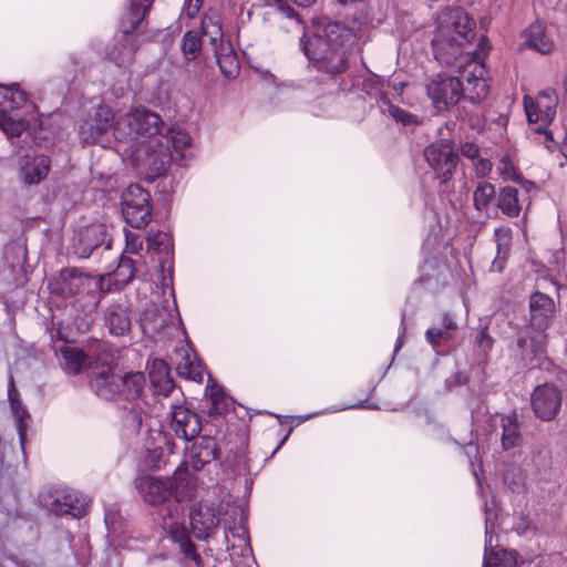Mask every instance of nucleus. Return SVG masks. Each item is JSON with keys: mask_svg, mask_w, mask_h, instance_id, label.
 Returning <instances> with one entry per match:
<instances>
[{"mask_svg": "<svg viewBox=\"0 0 567 567\" xmlns=\"http://www.w3.org/2000/svg\"><path fill=\"white\" fill-rule=\"evenodd\" d=\"M485 52L467 54L454 62L458 76L437 74L426 85L427 94L437 110L455 105L462 96L477 102L488 94Z\"/></svg>", "mask_w": 567, "mask_h": 567, "instance_id": "1", "label": "nucleus"}, {"mask_svg": "<svg viewBox=\"0 0 567 567\" xmlns=\"http://www.w3.org/2000/svg\"><path fill=\"white\" fill-rule=\"evenodd\" d=\"M475 22L462 8H446L437 17V28L432 40L435 59L444 65L462 61L461 56L472 54L464 52V47L474 38ZM487 51L483 41L478 43V52Z\"/></svg>", "mask_w": 567, "mask_h": 567, "instance_id": "2", "label": "nucleus"}, {"mask_svg": "<svg viewBox=\"0 0 567 567\" xmlns=\"http://www.w3.org/2000/svg\"><path fill=\"white\" fill-rule=\"evenodd\" d=\"M350 39L351 33L348 29L340 23L329 22L322 32L306 41L301 40V44L305 54L317 70L334 75L347 70V42Z\"/></svg>", "mask_w": 567, "mask_h": 567, "instance_id": "3", "label": "nucleus"}, {"mask_svg": "<svg viewBox=\"0 0 567 567\" xmlns=\"http://www.w3.org/2000/svg\"><path fill=\"white\" fill-rule=\"evenodd\" d=\"M556 313L554 300L539 291L534 292L529 298V322L536 331L535 336L522 337L518 347L522 350V359L532 368L540 367L546 358V334L544 333L551 324Z\"/></svg>", "mask_w": 567, "mask_h": 567, "instance_id": "4", "label": "nucleus"}, {"mask_svg": "<svg viewBox=\"0 0 567 567\" xmlns=\"http://www.w3.org/2000/svg\"><path fill=\"white\" fill-rule=\"evenodd\" d=\"M115 151L124 162L151 181L164 175L173 161L172 150L159 136L137 141L136 145L116 147Z\"/></svg>", "mask_w": 567, "mask_h": 567, "instance_id": "5", "label": "nucleus"}, {"mask_svg": "<svg viewBox=\"0 0 567 567\" xmlns=\"http://www.w3.org/2000/svg\"><path fill=\"white\" fill-rule=\"evenodd\" d=\"M523 103L529 124L528 138L543 144L548 151H553L556 143L551 131H548L547 127L556 116L558 104L556 90L547 87L535 97L525 95Z\"/></svg>", "mask_w": 567, "mask_h": 567, "instance_id": "6", "label": "nucleus"}, {"mask_svg": "<svg viewBox=\"0 0 567 567\" xmlns=\"http://www.w3.org/2000/svg\"><path fill=\"white\" fill-rule=\"evenodd\" d=\"M162 126L159 115L144 106L117 114L114 123V147L136 145L137 141L159 136Z\"/></svg>", "mask_w": 567, "mask_h": 567, "instance_id": "7", "label": "nucleus"}, {"mask_svg": "<svg viewBox=\"0 0 567 567\" xmlns=\"http://www.w3.org/2000/svg\"><path fill=\"white\" fill-rule=\"evenodd\" d=\"M202 32L209 39L220 72L227 79H234L239 73L237 55L230 44L224 40L221 20L217 12H208L202 20Z\"/></svg>", "mask_w": 567, "mask_h": 567, "instance_id": "8", "label": "nucleus"}, {"mask_svg": "<svg viewBox=\"0 0 567 567\" xmlns=\"http://www.w3.org/2000/svg\"><path fill=\"white\" fill-rule=\"evenodd\" d=\"M27 103V94L19 84L0 85V130L8 137L20 136L28 127V121L19 110Z\"/></svg>", "mask_w": 567, "mask_h": 567, "instance_id": "9", "label": "nucleus"}, {"mask_svg": "<svg viewBox=\"0 0 567 567\" xmlns=\"http://www.w3.org/2000/svg\"><path fill=\"white\" fill-rule=\"evenodd\" d=\"M187 475L186 470L178 467L172 481H166L152 475H141L135 478V488L142 499L151 505H158L166 501L175 488L176 498H184L186 493L179 492V484Z\"/></svg>", "mask_w": 567, "mask_h": 567, "instance_id": "10", "label": "nucleus"}, {"mask_svg": "<svg viewBox=\"0 0 567 567\" xmlns=\"http://www.w3.org/2000/svg\"><path fill=\"white\" fill-rule=\"evenodd\" d=\"M154 0H128V8L125 12L121 28L123 31L121 49H114L110 53L112 60L118 65L131 61L134 53L132 32L143 21Z\"/></svg>", "mask_w": 567, "mask_h": 567, "instance_id": "11", "label": "nucleus"}, {"mask_svg": "<svg viewBox=\"0 0 567 567\" xmlns=\"http://www.w3.org/2000/svg\"><path fill=\"white\" fill-rule=\"evenodd\" d=\"M116 116L112 110L100 104L94 113L90 114L79 126V136L85 144H100L102 147H109L114 137V123Z\"/></svg>", "mask_w": 567, "mask_h": 567, "instance_id": "12", "label": "nucleus"}, {"mask_svg": "<svg viewBox=\"0 0 567 567\" xmlns=\"http://www.w3.org/2000/svg\"><path fill=\"white\" fill-rule=\"evenodd\" d=\"M39 502L56 516L81 517L86 513L85 499L66 486L43 488L39 494Z\"/></svg>", "mask_w": 567, "mask_h": 567, "instance_id": "13", "label": "nucleus"}, {"mask_svg": "<svg viewBox=\"0 0 567 567\" xmlns=\"http://www.w3.org/2000/svg\"><path fill=\"white\" fill-rule=\"evenodd\" d=\"M162 527L166 530L173 542L179 545L181 551L185 557L200 564V556L196 553L194 544L189 538V534L185 526L184 509L179 504L173 507L168 506L161 511Z\"/></svg>", "mask_w": 567, "mask_h": 567, "instance_id": "14", "label": "nucleus"}, {"mask_svg": "<svg viewBox=\"0 0 567 567\" xmlns=\"http://www.w3.org/2000/svg\"><path fill=\"white\" fill-rule=\"evenodd\" d=\"M150 194L137 184L130 185L122 195V214L126 223L141 228L151 220Z\"/></svg>", "mask_w": 567, "mask_h": 567, "instance_id": "15", "label": "nucleus"}, {"mask_svg": "<svg viewBox=\"0 0 567 567\" xmlns=\"http://www.w3.org/2000/svg\"><path fill=\"white\" fill-rule=\"evenodd\" d=\"M424 157L441 183H447L452 178L457 166L458 155L454 152L450 141L442 140L430 144L424 150Z\"/></svg>", "mask_w": 567, "mask_h": 567, "instance_id": "16", "label": "nucleus"}, {"mask_svg": "<svg viewBox=\"0 0 567 567\" xmlns=\"http://www.w3.org/2000/svg\"><path fill=\"white\" fill-rule=\"evenodd\" d=\"M101 278L84 274L76 268H68L60 272L55 290L63 297L94 295L101 289Z\"/></svg>", "mask_w": 567, "mask_h": 567, "instance_id": "17", "label": "nucleus"}, {"mask_svg": "<svg viewBox=\"0 0 567 567\" xmlns=\"http://www.w3.org/2000/svg\"><path fill=\"white\" fill-rule=\"evenodd\" d=\"M532 408L537 417L543 421L553 420L561 405V394L554 384H542L532 394Z\"/></svg>", "mask_w": 567, "mask_h": 567, "instance_id": "18", "label": "nucleus"}, {"mask_svg": "<svg viewBox=\"0 0 567 567\" xmlns=\"http://www.w3.org/2000/svg\"><path fill=\"white\" fill-rule=\"evenodd\" d=\"M485 513V554L483 567H516L517 557L514 550L494 548L493 533L495 532V524L489 509L486 508Z\"/></svg>", "mask_w": 567, "mask_h": 567, "instance_id": "19", "label": "nucleus"}, {"mask_svg": "<svg viewBox=\"0 0 567 567\" xmlns=\"http://www.w3.org/2000/svg\"><path fill=\"white\" fill-rule=\"evenodd\" d=\"M106 228L103 224H92L80 229L72 239V250L80 258H87L101 245L110 248L106 241Z\"/></svg>", "mask_w": 567, "mask_h": 567, "instance_id": "20", "label": "nucleus"}, {"mask_svg": "<svg viewBox=\"0 0 567 567\" xmlns=\"http://www.w3.org/2000/svg\"><path fill=\"white\" fill-rule=\"evenodd\" d=\"M171 425L176 436L186 442L196 439L202 429L199 416L194 411L182 405L172 408Z\"/></svg>", "mask_w": 567, "mask_h": 567, "instance_id": "21", "label": "nucleus"}, {"mask_svg": "<svg viewBox=\"0 0 567 567\" xmlns=\"http://www.w3.org/2000/svg\"><path fill=\"white\" fill-rule=\"evenodd\" d=\"M486 423L484 430L488 433L496 431L498 426L502 429V446L504 450L513 449L519 444L520 435L515 414L496 413L489 415Z\"/></svg>", "mask_w": 567, "mask_h": 567, "instance_id": "22", "label": "nucleus"}, {"mask_svg": "<svg viewBox=\"0 0 567 567\" xmlns=\"http://www.w3.org/2000/svg\"><path fill=\"white\" fill-rule=\"evenodd\" d=\"M216 458V442L210 436H200L192 446L186 447L184 465L192 466L195 471L202 470Z\"/></svg>", "mask_w": 567, "mask_h": 567, "instance_id": "23", "label": "nucleus"}, {"mask_svg": "<svg viewBox=\"0 0 567 567\" xmlns=\"http://www.w3.org/2000/svg\"><path fill=\"white\" fill-rule=\"evenodd\" d=\"M175 363L181 377L196 382L203 381L204 368L188 343L182 344L176 349Z\"/></svg>", "mask_w": 567, "mask_h": 567, "instance_id": "24", "label": "nucleus"}, {"mask_svg": "<svg viewBox=\"0 0 567 567\" xmlns=\"http://www.w3.org/2000/svg\"><path fill=\"white\" fill-rule=\"evenodd\" d=\"M50 158L45 155H27L20 166V177L27 184H38L50 171Z\"/></svg>", "mask_w": 567, "mask_h": 567, "instance_id": "25", "label": "nucleus"}, {"mask_svg": "<svg viewBox=\"0 0 567 567\" xmlns=\"http://www.w3.org/2000/svg\"><path fill=\"white\" fill-rule=\"evenodd\" d=\"M189 522L195 536L204 539L210 536L219 524L216 511L209 506H199L189 515Z\"/></svg>", "mask_w": 567, "mask_h": 567, "instance_id": "26", "label": "nucleus"}, {"mask_svg": "<svg viewBox=\"0 0 567 567\" xmlns=\"http://www.w3.org/2000/svg\"><path fill=\"white\" fill-rule=\"evenodd\" d=\"M91 388L100 398L113 400L121 393L120 377L105 369L91 380Z\"/></svg>", "mask_w": 567, "mask_h": 567, "instance_id": "27", "label": "nucleus"}, {"mask_svg": "<svg viewBox=\"0 0 567 567\" xmlns=\"http://www.w3.org/2000/svg\"><path fill=\"white\" fill-rule=\"evenodd\" d=\"M524 37L525 44L542 54H547L554 49V41L546 34L542 23L530 24L524 32Z\"/></svg>", "mask_w": 567, "mask_h": 567, "instance_id": "28", "label": "nucleus"}, {"mask_svg": "<svg viewBox=\"0 0 567 567\" xmlns=\"http://www.w3.org/2000/svg\"><path fill=\"white\" fill-rule=\"evenodd\" d=\"M150 379L154 390L167 396L174 389V382L169 377L168 367L161 359L153 360L150 368Z\"/></svg>", "mask_w": 567, "mask_h": 567, "instance_id": "29", "label": "nucleus"}, {"mask_svg": "<svg viewBox=\"0 0 567 567\" xmlns=\"http://www.w3.org/2000/svg\"><path fill=\"white\" fill-rule=\"evenodd\" d=\"M105 322L114 336H124L131 328L128 310L122 305H112L105 315Z\"/></svg>", "mask_w": 567, "mask_h": 567, "instance_id": "30", "label": "nucleus"}, {"mask_svg": "<svg viewBox=\"0 0 567 567\" xmlns=\"http://www.w3.org/2000/svg\"><path fill=\"white\" fill-rule=\"evenodd\" d=\"M8 396L10 401V406L12 414L17 421V431L19 435V441L21 446L23 447L25 441V431L28 427V420L30 419V414L25 406L21 403V401L17 398L16 389L13 385V380L10 381V388L8 390Z\"/></svg>", "mask_w": 567, "mask_h": 567, "instance_id": "31", "label": "nucleus"}, {"mask_svg": "<svg viewBox=\"0 0 567 567\" xmlns=\"http://www.w3.org/2000/svg\"><path fill=\"white\" fill-rule=\"evenodd\" d=\"M496 257L492 262V270L501 272L504 269L507 256L509 254L512 230L508 227L495 229Z\"/></svg>", "mask_w": 567, "mask_h": 567, "instance_id": "32", "label": "nucleus"}, {"mask_svg": "<svg viewBox=\"0 0 567 567\" xmlns=\"http://www.w3.org/2000/svg\"><path fill=\"white\" fill-rule=\"evenodd\" d=\"M146 379L142 372H131L120 377V390L123 398L128 401L138 399L144 391Z\"/></svg>", "mask_w": 567, "mask_h": 567, "instance_id": "33", "label": "nucleus"}, {"mask_svg": "<svg viewBox=\"0 0 567 567\" xmlns=\"http://www.w3.org/2000/svg\"><path fill=\"white\" fill-rule=\"evenodd\" d=\"M163 138V143L169 148H174L175 153L181 156V159L185 157V151L193 144L192 136L178 126L171 127L165 135H159Z\"/></svg>", "mask_w": 567, "mask_h": 567, "instance_id": "34", "label": "nucleus"}, {"mask_svg": "<svg viewBox=\"0 0 567 567\" xmlns=\"http://www.w3.org/2000/svg\"><path fill=\"white\" fill-rule=\"evenodd\" d=\"M62 367L69 374H78L87 364L86 354L75 347H62L61 350Z\"/></svg>", "mask_w": 567, "mask_h": 567, "instance_id": "35", "label": "nucleus"}, {"mask_svg": "<svg viewBox=\"0 0 567 567\" xmlns=\"http://www.w3.org/2000/svg\"><path fill=\"white\" fill-rule=\"evenodd\" d=\"M498 207L508 217H517L522 210L518 190L511 186L503 187L498 196Z\"/></svg>", "mask_w": 567, "mask_h": 567, "instance_id": "36", "label": "nucleus"}, {"mask_svg": "<svg viewBox=\"0 0 567 567\" xmlns=\"http://www.w3.org/2000/svg\"><path fill=\"white\" fill-rule=\"evenodd\" d=\"M495 198V187L488 182H480L473 193L475 209L485 210Z\"/></svg>", "mask_w": 567, "mask_h": 567, "instance_id": "37", "label": "nucleus"}, {"mask_svg": "<svg viewBox=\"0 0 567 567\" xmlns=\"http://www.w3.org/2000/svg\"><path fill=\"white\" fill-rule=\"evenodd\" d=\"M381 100L383 103L382 111L393 117L395 122L401 123L403 126L416 125L419 123L416 115L391 104L385 96H382Z\"/></svg>", "mask_w": 567, "mask_h": 567, "instance_id": "38", "label": "nucleus"}, {"mask_svg": "<svg viewBox=\"0 0 567 567\" xmlns=\"http://www.w3.org/2000/svg\"><path fill=\"white\" fill-rule=\"evenodd\" d=\"M206 393L212 404L209 409L210 413L220 414L228 409L229 399L220 386L213 383L207 386Z\"/></svg>", "mask_w": 567, "mask_h": 567, "instance_id": "39", "label": "nucleus"}, {"mask_svg": "<svg viewBox=\"0 0 567 567\" xmlns=\"http://www.w3.org/2000/svg\"><path fill=\"white\" fill-rule=\"evenodd\" d=\"M202 50V40L194 31L184 34L182 51L186 60L193 61L197 58Z\"/></svg>", "mask_w": 567, "mask_h": 567, "instance_id": "40", "label": "nucleus"}, {"mask_svg": "<svg viewBox=\"0 0 567 567\" xmlns=\"http://www.w3.org/2000/svg\"><path fill=\"white\" fill-rule=\"evenodd\" d=\"M497 173L504 181H518L519 174L512 155L506 154L501 157L497 167Z\"/></svg>", "mask_w": 567, "mask_h": 567, "instance_id": "41", "label": "nucleus"}, {"mask_svg": "<svg viewBox=\"0 0 567 567\" xmlns=\"http://www.w3.org/2000/svg\"><path fill=\"white\" fill-rule=\"evenodd\" d=\"M135 274L133 260L128 257H121L118 266L114 272L115 280L117 284H128Z\"/></svg>", "mask_w": 567, "mask_h": 567, "instance_id": "42", "label": "nucleus"}, {"mask_svg": "<svg viewBox=\"0 0 567 567\" xmlns=\"http://www.w3.org/2000/svg\"><path fill=\"white\" fill-rule=\"evenodd\" d=\"M146 239L152 249L168 251L172 247V238L164 231H150Z\"/></svg>", "mask_w": 567, "mask_h": 567, "instance_id": "43", "label": "nucleus"}, {"mask_svg": "<svg viewBox=\"0 0 567 567\" xmlns=\"http://www.w3.org/2000/svg\"><path fill=\"white\" fill-rule=\"evenodd\" d=\"M145 420L146 414L141 410L140 403L133 405L126 416V421L131 423L133 427H141Z\"/></svg>", "mask_w": 567, "mask_h": 567, "instance_id": "44", "label": "nucleus"}, {"mask_svg": "<svg viewBox=\"0 0 567 567\" xmlns=\"http://www.w3.org/2000/svg\"><path fill=\"white\" fill-rule=\"evenodd\" d=\"M450 334L437 328H429L425 332L426 341L432 346H437L443 339L449 338Z\"/></svg>", "mask_w": 567, "mask_h": 567, "instance_id": "45", "label": "nucleus"}, {"mask_svg": "<svg viewBox=\"0 0 567 567\" xmlns=\"http://www.w3.org/2000/svg\"><path fill=\"white\" fill-rule=\"evenodd\" d=\"M141 248V237L133 233H126V251L131 254H137Z\"/></svg>", "mask_w": 567, "mask_h": 567, "instance_id": "46", "label": "nucleus"}, {"mask_svg": "<svg viewBox=\"0 0 567 567\" xmlns=\"http://www.w3.org/2000/svg\"><path fill=\"white\" fill-rule=\"evenodd\" d=\"M204 0H186L185 7H184V13L188 18H195L197 13L199 12L200 8L203 7Z\"/></svg>", "mask_w": 567, "mask_h": 567, "instance_id": "47", "label": "nucleus"}, {"mask_svg": "<svg viewBox=\"0 0 567 567\" xmlns=\"http://www.w3.org/2000/svg\"><path fill=\"white\" fill-rule=\"evenodd\" d=\"M474 161V168L478 176L484 177L491 172L492 163L488 159L477 157Z\"/></svg>", "mask_w": 567, "mask_h": 567, "instance_id": "48", "label": "nucleus"}, {"mask_svg": "<svg viewBox=\"0 0 567 567\" xmlns=\"http://www.w3.org/2000/svg\"><path fill=\"white\" fill-rule=\"evenodd\" d=\"M461 153L463 156L474 161L478 157L480 150L476 144L467 142L461 146Z\"/></svg>", "mask_w": 567, "mask_h": 567, "instance_id": "49", "label": "nucleus"}, {"mask_svg": "<svg viewBox=\"0 0 567 567\" xmlns=\"http://www.w3.org/2000/svg\"><path fill=\"white\" fill-rule=\"evenodd\" d=\"M8 519H9V522H8L7 528L9 530H13L16 528L22 527L23 525L29 524V520L19 514H14V515L8 514Z\"/></svg>", "mask_w": 567, "mask_h": 567, "instance_id": "50", "label": "nucleus"}, {"mask_svg": "<svg viewBox=\"0 0 567 567\" xmlns=\"http://www.w3.org/2000/svg\"><path fill=\"white\" fill-rule=\"evenodd\" d=\"M360 408H370V406L367 405L364 402H360V403L353 404V405H347V406H341V408H338V409H331V410L324 411L323 413H326V412L333 413V412L343 411V410H347V409H360ZM321 413L322 412H317V413H313V414H308V415L301 416L300 419L302 421H306V420H309L312 416L320 415Z\"/></svg>", "mask_w": 567, "mask_h": 567, "instance_id": "51", "label": "nucleus"}, {"mask_svg": "<svg viewBox=\"0 0 567 567\" xmlns=\"http://www.w3.org/2000/svg\"><path fill=\"white\" fill-rule=\"evenodd\" d=\"M230 532L233 533L234 536H237L239 538V540L243 542L244 545H248L249 537H248V530L245 527V525H240L236 529V532H234V530H230Z\"/></svg>", "mask_w": 567, "mask_h": 567, "instance_id": "52", "label": "nucleus"}, {"mask_svg": "<svg viewBox=\"0 0 567 567\" xmlns=\"http://www.w3.org/2000/svg\"><path fill=\"white\" fill-rule=\"evenodd\" d=\"M442 324L445 328V330H455L456 329L455 320L447 312H444L442 316Z\"/></svg>", "mask_w": 567, "mask_h": 567, "instance_id": "53", "label": "nucleus"}, {"mask_svg": "<svg viewBox=\"0 0 567 567\" xmlns=\"http://www.w3.org/2000/svg\"><path fill=\"white\" fill-rule=\"evenodd\" d=\"M437 262L434 258H426L424 260V264L421 266V270L424 268L434 269L436 267Z\"/></svg>", "mask_w": 567, "mask_h": 567, "instance_id": "54", "label": "nucleus"}, {"mask_svg": "<svg viewBox=\"0 0 567 567\" xmlns=\"http://www.w3.org/2000/svg\"><path fill=\"white\" fill-rule=\"evenodd\" d=\"M465 452L467 454V456L470 457V461L472 460V455H476L477 454V446L472 444V443H468L466 446H465Z\"/></svg>", "mask_w": 567, "mask_h": 567, "instance_id": "55", "label": "nucleus"}, {"mask_svg": "<svg viewBox=\"0 0 567 567\" xmlns=\"http://www.w3.org/2000/svg\"><path fill=\"white\" fill-rule=\"evenodd\" d=\"M298 6L308 8L315 3L316 0H293Z\"/></svg>", "mask_w": 567, "mask_h": 567, "instance_id": "56", "label": "nucleus"}, {"mask_svg": "<svg viewBox=\"0 0 567 567\" xmlns=\"http://www.w3.org/2000/svg\"><path fill=\"white\" fill-rule=\"evenodd\" d=\"M404 83L403 82H399V83H393V90L398 93V94H401L403 89H404Z\"/></svg>", "mask_w": 567, "mask_h": 567, "instance_id": "57", "label": "nucleus"}, {"mask_svg": "<svg viewBox=\"0 0 567 567\" xmlns=\"http://www.w3.org/2000/svg\"><path fill=\"white\" fill-rule=\"evenodd\" d=\"M470 463H471V465L473 466V473H474V475H475V477H476V480H477V482H478V484H480L481 482H480L478 471H482V467H478V470H477V468H475V463H474V461H473V460H471V461H470Z\"/></svg>", "mask_w": 567, "mask_h": 567, "instance_id": "58", "label": "nucleus"}, {"mask_svg": "<svg viewBox=\"0 0 567 567\" xmlns=\"http://www.w3.org/2000/svg\"><path fill=\"white\" fill-rule=\"evenodd\" d=\"M279 9H280L282 12H285V13L287 14V17H289V18L295 17V12H293V10H292L291 8H286V9H285V8H282V7H279Z\"/></svg>", "mask_w": 567, "mask_h": 567, "instance_id": "59", "label": "nucleus"}, {"mask_svg": "<svg viewBox=\"0 0 567 567\" xmlns=\"http://www.w3.org/2000/svg\"><path fill=\"white\" fill-rule=\"evenodd\" d=\"M473 423L475 426H480V417L477 412L472 413Z\"/></svg>", "mask_w": 567, "mask_h": 567, "instance_id": "60", "label": "nucleus"}, {"mask_svg": "<svg viewBox=\"0 0 567 567\" xmlns=\"http://www.w3.org/2000/svg\"><path fill=\"white\" fill-rule=\"evenodd\" d=\"M527 528H528V525H527V524L520 525L519 527H517V533H518L519 535H523V534H525V532L527 530Z\"/></svg>", "mask_w": 567, "mask_h": 567, "instance_id": "61", "label": "nucleus"}, {"mask_svg": "<svg viewBox=\"0 0 567 567\" xmlns=\"http://www.w3.org/2000/svg\"><path fill=\"white\" fill-rule=\"evenodd\" d=\"M402 334L403 332L399 336L398 338V341H396V346H395V349H394V352L396 353L399 351V349L401 348L402 346Z\"/></svg>", "mask_w": 567, "mask_h": 567, "instance_id": "62", "label": "nucleus"}, {"mask_svg": "<svg viewBox=\"0 0 567 567\" xmlns=\"http://www.w3.org/2000/svg\"><path fill=\"white\" fill-rule=\"evenodd\" d=\"M4 466V461H3V457L0 456V470Z\"/></svg>", "mask_w": 567, "mask_h": 567, "instance_id": "63", "label": "nucleus"}, {"mask_svg": "<svg viewBox=\"0 0 567 567\" xmlns=\"http://www.w3.org/2000/svg\"><path fill=\"white\" fill-rule=\"evenodd\" d=\"M286 440H287V435L284 436L282 441L280 442V444H279V446L277 449H279Z\"/></svg>", "mask_w": 567, "mask_h": 567, "instance_id": "64", "label": "nucleus"}]
</instances>
